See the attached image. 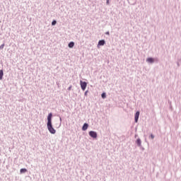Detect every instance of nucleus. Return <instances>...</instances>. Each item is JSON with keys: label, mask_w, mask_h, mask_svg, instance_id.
Returning a JSON list of instances; mask_svg holds the SVG:
<instances>
[{"label": "nucleus", "mask_w": 181, "mask_h": 181, "mask_svg": "<svg viewBox=\"0 0 181 181\" xmlns=\"http://www.w3.org/2000/svg\"><path fill=\"white\" fill-rule=\"evenodd\" d=\"M107 35H110V33H107Z\"/></svg>", "instance_id": "obj_19"}, {"label": "nucleus", "mask_w": 181, "mask_h": 181, "mask_svg": "<svg viewBox=\"0 0 181 181\" xmlns=\"http://www.w3.org/2000/svg\"><path fill=\"white\" fill-rule=\"evenodd\" d=\"M52 117H53V115L49 113L47 117V124H52Z\"/></svg>", "instance_id": "obj_4"}, {"label": "nucleus", "mask_w": 181, "mask_h": 181, "mask_svg": "<svg viewBox=\"0 0 181 181\" xmlns=\"http://www.w3.org/2000/svg\"><path fill=\"white\" fill-rule=\"evenodd\" d=\"M20 172L21 173H26V172H28V170H26L25 168H21Z\"/></svg>", "instance_id": "obj_10"}, {"label": "nucleus", "mask_w": 181, "mask_h": 181, "mask_svg": "<svg viewBox=\"0 0 181 181\" xmlns=\"http://www.w3.org/2000/svg\"><path fill=\"white\" fill-rule=\"evenodd\" d=\"M106 4H107V5H110V0H107Z\"/></svg>", "instance_id": "obj_17"}, {"label": "nucleus", "mask_w": 181, "mask_h": 181, "mask_svg": "<svg viewBox=\"0 0 181 181\" xmlns=\"http://www.w3.org/2000/svg\"><path fill=\"white\" fill-rule=\"evenodd\" d=\"M56 23H57V22L56 21H53L52 23V26H54V25H56Z\"/></svg>", "instance_id": "obj_14"}, {"label": "nucleus", "mask_w": 181, "mask_h": 181, "mask_svg": "<svg viewBox=\"0 0 181 181\" xmlns=\"http://www.w3.org/2000/svg\"><path fill=\"white\" fill-rule=\"evenodd\" d=\"M139 118V112H136L135 114V122H138V119Z\"/></svg>", "instance_id": "obj_5"}, {"label": "nucleus", "mask_w": 181, "mask_h": 181, "mask_svg": "<svg viewBox=\"0 0 181 181\" xmlns=\"http://www.w3.org/2000/svg\"><path fill=\"white\" fill-rule=\"evenodd\" d=\"M107 95L105 94V93H102V98H106Z\"/></svg>", "instance_id": "obj_13"}, {"label": "nucleus", "mask_w": 181, "mask_h": 181, "mask_svg": "<svg viewBox=\"0 0 181 181\" xmlns=\"http://www.w3.org/2000/svg\"><path fill=\"white\" fill-rule=\"evenodd\" d=\"M80 85H81V88L84 91L86 88H87V83L83 82V81H80Z\"/></svg>", "instance_id": "obj_2"}, {"label": "nucleus", "mask_w": 181, "mask_h": 181, "mask_svg": "<svg viewBox=\"0 0 181 181\" xmlns=\"http://www.w3.org/2000/svg\"><path fill=\"white\" fill-rule=\"evenodd\" d=\"M69 47H70L71 49L74 47V42H69Z\"/></svg>", "instance_id": "obj_9"}, {"label": "nucleus", "mask_w": 181, "mask_h": 181, "mask_svg": "<svg viewBox=\"0 0 181 181\" xmlns=\"http://www.w3.org/2000/svg\"><path fill=\"white\" fill-rule=\"evenodd\" d=\"M4 46H5L4 44L1 45L0 46V49H4Z\"/></svg>", "instance_id": "obj_15"}, {"label": "nucleus", "mask_w": 181, "mask_h": 181, "mask_svg": "<svg viewBox=\"0 0 181 181\" xmlns=\"http://www.w3.org/2000/svg\"><path fill=\"white\" fill-rule=\"evenodd\" d=\"M47 127L48 129V131L50 132V134H56V130L54 128H53V126L51 124H47Z\"/></svg>", "instance_id": "obj_1"}, {"label": "nucleus", "mask_w": 181, "mask_h": 181, "mask_svg": "<svg viewBox=\"0 0 181 181\" xmlns=\"http://www.w3.org/2000/svg\"><path fill=\"white\" fill-rule=\"evenodd\" d=\"M150 138H151V139H153V138H155V136H153V134H151Z\"/></svg>", "instance_id": "obj_16"}, {"label": "nucleus", "mask_w": 181, "mask_h": 181, "mask_svg": "<svg viewBox=\"0 0 181 181\" xmlns=\"http://www.w3.org/2000/svg\"><path fill=\"white\" fill-rule=\"evenodd\" d=\"M136 142H137V145H139V146H141V139H138Z\"/></svg>", "instance_id": "obj_12"}, {"label": "nucleus", "mask_w": 181, "mask_h": 181, "mask_svg": "<svg viewBox=\"0 0 181 181\" xmlns=\"http://www.w3.org/2000/svg\"><path fill=\"white\" fill-rule=\"evenodd\" d=\"M105 45V41L104 40H100L98 42V46H104Z\"/></svg>", "instance_id": "obj_7"}, {"label": "nucleus", "mask_w": 181, "mask_h": 181, "mask_svg": "<svg viewBox=\"0 0 181 181\" xmlns=\"http://www.w3.org/2000/svg\"><path fill=\"white\" fill-rule=\"evenodd\" d=\"M68 90H71V86H70L69 88H68Z\"/></svg>", "instance_id": "obj_18"}, {"label": "nucleus", "mask_w": 181, "mask_h": 181, "mask_svg": "<svg viewBox=\"0 0 181 181\" xmlns=\"http://www.w3.org/2000/svg\"><path fill=\"white\" fill-rule=\"evenodd\" d=\"M88 128V124L85 123L82 127V131H87Z\"/></svg>", "instance_id": "obj_6"}, {"label": "nucleus", "mask_w": 181, "mask_h": 181, "mask_svg": "<svg viewBox=\"0 0 181 181\" xmlns=\"http://www.w3.org/2000/svg\"><path fill=\"white\" fill-rule=\"evenodd\" d=\"M89 135H90V136H91V138H93V139L97 138V132H95L94 131H90L89 132Z\"/></svg>", "instance_id": "obj_3"}, {"label": "nucleus", "mask_w": 181, "mask_h": 181, "mask_svg": "<svg viewBox=\"0 0 181 181\" xmlns=\"http://www.w3.org/2000/svg\"><path fill=\"white\" fill-rule=\"evenodd\" d=\"M146 62H148V63H153L154 60L153 58H148Z\"/></svg>", "instance_id": "obj_8"}, {"label": "nucleus", "mask_w": 181, "mask_h": 181, "mask_svg": "<svg viewBox=\"0 0 181 181\" xmlns=\"http://www.w3.org/2000/svg\"><path fill=\"white\" fill-rule=\"evenodd\" d=\"M2 77H4V71L0 70V80H2Z\"/></svg>", "instance_id": "obj_11"}]
</instances>
